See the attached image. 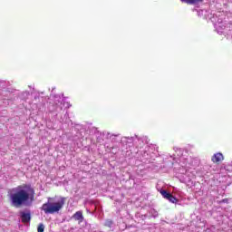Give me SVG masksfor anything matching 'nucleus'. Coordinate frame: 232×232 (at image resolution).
<instances>
[{
    "instance_id": "a211bd4d",
    "label": "nucleus",
    "mask_w": 232,
    "mask_h": 232,
    "mask_svg": "<svg viewBox=\"0 0 232 232\" xmlns=\"http://www.w3.org/2000/svg\"><path fill=\"white\" fill-rule=\"evenodd\" d=\"M34 188H30V202H34Z\"/></svg>"
},
{
    "instance_id": "4468645a",
    "label": "nucleus",
    "mask_w": 232,
    "mask_h": 232,
    "mask_svg": "<svg viewBox=\"0 0 232 232\" xmlns=\"http://www.w3.org/2000/svg\"><path fill=\"white\" fill-rule=\"evenodd\" d=\"M150 213L153 217V218H157V217H159V212H157V210H155L153 208L150 209Z\"/></svg>"
},
{
    "instance_id": "2eb2a0df",
    "label": "nucleus",
    "mask_w": 232,
    "mask_h": 232,
    "mask_svg": "<svg viewBox=\"0 0 232 232\" xmlns=\"http://www.w3.org/2000/svg\"><path fill=\"white\" fill-rule=\"evenodd\" d=\"M38 232H44V225L43 223H40L37 227Z\"/></svg>"
},
{
    "instance_id": "6e6552de",
    "label": "nucleus",
    "mask_w": 232,
    "mask_h": 232,
    "mask_svg": "<svg viewBox=\"0 0 232 232\" xmlns=\"http://www.w3.org/2000/svg\"><path fill=\"white\" fill-rule=\"evenodd\" d=\"M167 200H169L172 204H177L179 202V199H177V198L171 194L169 196V198H167Z\"/></svg>"
},
{
    "instance_id": "5701e85b",
    "label": "nucleus",
    "mask_w": 232,
    "mask_h": 232,
    "mask_svg": "<svg viewBox=\"0 0 232 232\" xmlns=\"http://www.w3.org/2000/svg\"><path fill=\"white\" fill-rule=\"evenodd\" d=\"M189 180H191V178H188V182H189Z\"/></svg>"
},
{
    "instance_id": "f03ea898",
    "label": "nucleus",
    "mask_w": 232,
    "mask_h": 232,
    "mask_svg": "<svg viewBox=\"0 0 232 232\" xmlns=\"http://www.w3.org/2000/svg\"><path fill=\"white\" fill-rule=\"evenodd\" d=\"M66 198L64 197L48 198V201L42 206V210L45 215H53L59 213L64 208Z\"/></svg>"
},
{
    "instance_id": "f257e3e1",
    "label": "nucleus",
    "mask_w": 232,
    "mask_h": 232,
    "mask_svg": "<svg viewBox=\"0 0 232 232\" xmlns=\"http://www.w3.org/2000/svg\"><path fill=\"white\" fill-rule=\"evenodd\" d=\"M10 204L13 208H22V206H26L28 200H30V194L24 187L18 186L12 188L9 194Z\"/></svg>"
},
{
    "instance_id": "423d86ee",
    "label": "nucleus",
    "mask_w": 232,
    "mask_h": 232,
    "mask_svg": "<svg viewBox=\"0 0 232 232\" xmlns=\"http://www.w3.org/2000/svg\"><path fill=\"white\" fill-rule=\"evenodd\" d=\"M72 218L74 220H78V222L81 224V222L84 221V216H82V211H77L75 214L72 215Z\"/></svg>"
},
{
    "instance_id": "ddd939ff",
    "label": "nucleus",
    "mask_w": 232,
    "mask_h": 232,
    "mask_svg": "<svg viewBox=\"0 0 232 232\" xmlns=\"http://www.w3.org/2000/svg\"><path fill=\"white\" fill-rule=\"evenodd\" d=\"M150 153L148 152V150H144L143 154H142V159L144 160H148V159H150Z\"/></svg>"
},
{
    "instance_id": "9b49d317",
    "label": "nucleus",
    "mask_w": 232,
    "mask_h": 232,
    "mask_svg": "<svg viewBox=\"0 0 232 232\" xmlns=\"http://www.w3.org/2000/svg\"><path fill=\"white\" fill-rule=\"evenodd\" d=\"M204 0H187V5H197V3H202Z\"/></svg>"
},
{
    "instance_id": "dca6fc26",
    "label": "nucleus",
    "mask_w": 232,
    "mask_h": 232,
    "mask_svg": "<svg viewBox=\"0 0 232 232\" xmlns=\"http://www.w3.org/2000/svg\"><path fill=\"white\" fill-rule=\"evenodd\" d=\"M32 97H34V101H37L39 99V92H31Z\"/></svg>"
},
{
    "instance_id": "f8f14e48",
    "label": "nucleus",
    "mask_w": 232,
    "mask_h": 232,
    "mask_svg": "<svg viewBox=\"0 0 232 232\" xmlns=\"http://www.w3.org/2000/svg\"><path fill=\"white\" fill-rule=\"evenodd\" d=\"M160 194L162 195V197L164 198H169V196L171 195V194H169L168 191H166V190H160Z\"/></svg>"
},
{
    "instance_id": "4be33fe9",
    "label": "nucleus",
    "mask_w": 232,
    "mask_h": 232,
    "mask_svg": "<svg viewBox=\"0 0 232 232\" xmlns=\"http://www.w3.org/2000/svg\"><path fill=\"white\" fill-rule=\"evenodd\" d=\"M181 1V3H188V0H180Z\"/></svg>"
},
{
    "instance_id": "0eeeda50",
    "label": "nucleus",
    "mask_w": 232,
    "mask_h": 232,
    "mask_svg": "<svg viewBox=\"0 0 232 232\" xmlns=\"http://www.w3.org/2000/svg\"><path fill=\"white\" fill-rule=\"evenodd\" d=\"M224 160V155L222 153L218 152L212 156V162H221V160Z\"/></svg>"
},
{
    "instance_id": "20e7f679",
    "label": "nucleus",
    "mask_w": 232,
    "mask_h": 232,
    "mask_svg": "<svg viewBox=\"0 0 232 232\" xmlns=\"http://www.w3.org/2000/svg\"><path fill=\"white\" fill-rule=\"evenodd\" d=\"M54 103L56 105V111L58 108H60V110H63V108H70V102L62 99L61 95H54Z\"/></svg>"
},
{
    "instance_id": "412c9836",
    "label": "nucleus",
    "mask_w": 232,
    "mask_h": 232,
    "mask_svg": "<svg viewBox=\"0 0 232 232\" xmlns=\"http://www.w3.org/2000/svg\"><path fill=\"white\" fill-rule=\"evenodd\" d=\"M217 30H218V34H224V32H223V31L218 30V28H217Z\"/></svg>"
},
{
    "instance_id": "7ed1b4c3",
    "label": "nucleus",
    "mask_w": 232,
    "mask_h": 232,
    "mask_svg": "<svg viewBox=\"0 0 232 232\" xmlns=\"http://www.w3.org/2000/svg\"><path fill=\"white\" fill-rule=\"evenodd\" d=\"M138 140V142H142V144H148V137L143 136L141 138L135 137H123L121 140L122 146H128L129 148L133 146V142Z\"/></svg>"
},
{
    "instance_id": "39448f33",
    "label": "nucleus",
    "mask_w": 232,
    "mask_h": 232,
    "mask_svg": "<svg viewBox=\"0 0 232 232\" xmlns=\"http://www.w3.org/2000/svg\"><path fill=\"white\" fill-rule=\"evenodd\" d=\"M20 218L22 222H30V212L20 211Z\"/></svg>"
},
{
    "instance_id": "1a4fd4ad",
    "label": "nucleus",
    "mask_w": 232,
    "mask_h": 232,
    "mask_svg": "<svg viewBox=\"0 0 232 232\" xmlns=\"http://www.w3.org/2000/svg\"><path fill=\"white\" fill-rule=\"evenodd\" d=\"M116 137H119V135L107 133V139H110L112 142H117Z\"/></svg>"
},
{
    "instance_id": "f3484780",
    "label": "nucleus",
    "mask_w": 232,
    "mask_h": 232,
    "mask_svg": "<svg viewBox=\"0 0 232 232\" xmlns=\"http://www.w3.org/2000/svg\"><path fill=\"white\" fill-rule=\"evenodd\" d=\"M105 226H106L107 227H112V226H113V221H111V220H110V219L106 220V221H105Z\"/></svg>"
},
{
    "instance_id": "6ab92c4d",
    "label": "nucleus",
    "mask_w": 232,
    "mask_h": 232,
    "mask_svg": "<svg viewBox=\"0 0 232 232\" xmlns=\"http://www.w3.org/2000/svg\"><path fill=\"white\" fill-rule=\"evenodd\" d=\"M218 24H221V23H222V19H218Z\"/></svg>"
},
{
    "instance_id": "9d476101",
    "label": "nucleus",
    "mask_w": 232,
    "mask_h": 232,
    "mask_svg": "<svg viewBox=\"0 0 232 232\" xmlns=\"http://www.w3.org/2000/svg\"><path fill=\"white\" fill-rule=\"evenodd\" d=\"M174 150L178 154V157H182L184 155V150H182V149H179V148L175 147Z\"/></svg>"
},
{
    "instance_id": "aec40b11",
    "label": "nucleus",
    "mask_w": 232,
    "mask_h": 232,
    "mask_svg": "<svg viewBox=\"0 0 232 232\" xmlns=\"http://www.w3.org/2000/svg\"><path fill=\"white\" fill-rule=\"evenodd\" d=\"M216 26H217V28L218 29V28H223L224 27V25H218V24H216Z\"/></svg>"
}]
</instances>
